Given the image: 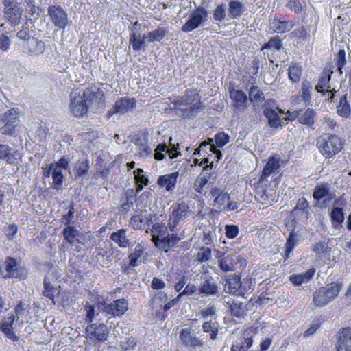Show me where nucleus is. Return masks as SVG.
Here are the masks:
<instances>
[{"mask_svg":"<svg viewBox=\"0 0 351 351\" xmlns=\"http://www.w3.org/2000/svg\"><path fill=\"white\" fill-rule=\"evenodd\" d=\"M172 104L176 114L184 119L195 117L202 107L199 95L195 90H186L185 95L175 99Z\"/></svg>","mask_w":351,"mask_h":351,"instance_id":"f257e3e1","label":"nucleus"},{"mask_svg":"<svg viewBox=\"0 0 351 351\" xmlns=\"http://www.w3.org/2000/svg\"><path fill=\"white\" fill-rule=\"evenodd\" d=\"M317 147L326 158L334 157L343 147V141L336 134L324 133L317 139Z\"/></svg>","mask_w":351,"mask_h":351,"instance_id":"f03ea898","label":"nucleus"},{"mask_svg":"<svg viewBox=\"0 0 351 351\" xmlns=\"http://www.w3.org/2000/svg\"><path fill=\"white\" fill-rule=\"evenodd\" d=\"M20 128L19 112L14 108L6 111L0 118V132L2 134L14 136Z\"/></svg>","mask_w":351,"mask_h":351,"instance_id":"7ed1b4c3","label":"nucleus"},{"mask_svg":"<svg viewBox=\"0 0 351 351\" xmlns=\"http://www.w3.org/2000/svg\"><path fill=\"white\" fill-rule=\"evenodd\" d=\"M340 289L341 285L338 283H331L319 288L313 295V303L320 307L326 305L339 295Z\"/></svg>","mask_w":351,"mask_h":351,"instance_id":"20e7f679","label":"nucleus"},{"mask_svg":"<svg viewBox=\"0 0 351 351\" xmlns=\"http://www.w3.org/2000/svg\"><path fill=\"white\" fill-rule=\"evenodd\" d=\"M208 12L206 8L199 5L190 14L187 21L182 25V30L188 33L197 29L208 20Z\"/></svg>","mask_w":351,"mask_h":351,"instance_id":"39448f33","label":"nucleus"},{"mask_svg":"<svg viewBox=\"0 0 351 351\" xmlns=\"http://www.w3.org/2000/svg\"><path fill=\"white\" fill-rule=\"evenodd\" d=\"M3 16L12 27L18 26L21 23L23 8L13 0L3 2Z\"/></svg>","mask_w":351,"mask_h":351,"instance_id":"423d86ee","label":"nucleus"},{"mask_svg":"<svg viewBox=\"0 0 351 351\" xmlns=\"http://www.w3.org/2000/svg\"><path fill=\"white\" fill-rule=\"evenodd\" d=\"M47 14L55 27L61 29H65L69 18L66 12L60 5H49Z\"/></svg>","mask_w":351,"mask_h":351,"instance_id":"0eeeda50","label":"nucleus"},{"mask_svg":"<svg viewBox=\"0 0 351 351\" xmlns=\"http://www.w3.org/2000/svg\"><path fill=\"white\" fill-rule=\"evenodd\" d=\"M69 108L75 117H82L88 112L89 107L77 90L70 93Z\"/></svg>","mask_w":351,"mask_h":351,"instance_id":"6e6552de","label":"nucleus"},{"mask_svg":"<svg viewBox=\"0 0 351 351\" xmlns=\"http://www.w3.org/2000/svg\"><path fill=\"white\" fill-rule=\"evenodd\" d=\"M189 207L184 202L173 204L171 207V214L169 219V228L171 232H173L181 219L186 217L188 214Z\"/></svg>","mask_w":351,"mask_h":351,"instance_id":"1a4fd4ad","label":"nucleus"},{"mask_svg":"<svg viewBox=\"0 0 351 351\" xmlns=\"http://www.w3.org/2000/svg\"><path fill=\"white\" fill-rule=\"evenodd\" d=\"M136 106V100L134 98L122 97L117 100L113 107L108 112V116L112 117L114 114H125L133 110Z\"/></svg>","mask_w":351,"mask_h":351,"instance_id":"9d476101","label":"nucleus"},{"mask_svg":"<svg viewBox=\"0 0 351 351\" xmlns=\"http://www.w3.org/2000/svg\"><path fill=\"white\" fill-rule=\"evenodd\" d=\"M0 274L4 278H17L21 276L22 270L19 267L16 261L11 257H8L5 262L0 266Z\"/></svg>","mask_w":351,"mask_h":351,"instance_id":"9b49d317","label":"nucleus"},{"mask_svg":"<svg viewBox=\"0 0 351 351\" xmlns=\"http://www.w3.org/2000/svg\"><path fill=\"white\" fill-rule=\"evenodd\" d=\"M146 211L141 210L137 214L133 215L130 219V225L135 230L149 229L152 223V215L145 214Z\"/></svg>","mask_w":351,"mask_h":351,"instance_id":"f8f14e48","label":"nucleus"},{"mask_svg":"<svg viewBox=\"0 0 351 351\" xmlns=\"http://www.w3.org/2000/svg\"><path fill=\"white\" fill-rule=\"evenodd\" d=\"M86 331L90 339H95L101 341H106L108 335L107 326L104 324L99 325L90 324L87 326Z\"/></svg>","mask_w":351,"mask_h":351,"instance_id":"ddd939ff","label":"nucleus"},{"mask_svg":"<svg viewBox=\"0 0 351 351\" xmlns=\"http://www.w3.org/2000/svg\"><path fill=\"white\" fill-rule=\"evenodd\" d=\"M128 303L125 299H119L114 302L106 304L104 311L113 317L123 315L128 310Z\"/></svg>","mask_w":351,"mask_h":351,"instance_id":"4468645a","label":"nucleus"},{"mask_svg":"<svg viewBox=\"0 0 351 351\" xmlns=\"http://www.w3.org/2000/svg\"><path fill=\"white\" fill-rule=\"evenodd\" d=\"M199 295H215L218 293V286L216 280L210 276H205L198 289Z\"/></svg>","mask_w":351,"mask_h":351,"instance_id":"2eb2a0df","label":"nucleus"},{"mask_svg":"<svg viewBox=\"0 0 351 351\" xmlns=\"http://www.w3.org/2000/svg\"><path fill=\"white\" fill-rule=\"evenodd\" d=\"M45 49L44 42L34 37L28 39L23 45L24 52L31 56H39L45 51Z\"/></svg>","mask_w":351,"mask_h":351,"instance_id":"dca6fc26","label":"nucleus"},{"mask_svg":"<svg viewBox=\"0 0 351 351\" xmlns=\"http://www.w3.org/2000/svg\"><path fill=\"white\" fill-rule=\"evenodd\" d=\"M337 351H351V328H344L339 332Z\"/></svg>","mask_w":351,"mask_h":351,"instance_id":"f3484780","label":"nucleus"},{"mask_svg":"<svg viewBox=\"0 0 351 351\" xmlns=\"http://www.w3.org/2000/svg\"><path fill=\"white\" fill-rule=\"evenodd\" d=\"M178 176V171L160 176L158 178L157 184L160 187L165 188L167 191H171L176 186Z\"/></svg>","mask_w":351,"mask_h":351,"instance_id":"a211bd4d","label":"nucleus"},{"mask_svg":"<svg viewBox=\"0 0 351 351\" xmlns=\"http://www.w3.org/2000/svg\"><path fill=\"white\" fill-rule=\"evenodd\" d=\"M279 168V158H276L274 156L270 157L263 169L260 182H263V181H267V177L273 173L278 172Z\"/></svg>","mask_w":351,"mask_h":351,"instance_id":"6ab92c4d","label":"nucleus"},{"mask_svg":"<svg viewBox=\"0 0 351 351\" xmlns=\"http://www.w3.org/2000/svg\"><path fill=\"white\" fill-rule=\"evenodd\" d=\"M182 238L176 234H169L167 233L165 237L156 241V247L167 252L170 248L173 247Z\"/></svg>","mask_w":351,"mask_h":351,"instance_id":"aec40b11","label":"nucleus"},{"mask_svg":"<svg viewBox=\"0 0 351 351\" xmlns=\"http://www.w3.org/2000/svg\"><path fill=\"white\" fill-rule=\"evenodd\" d=\"M89 168V160L84 158H80L73 166L75 178H80L83 180L87 176Z\"/></svg>","mask_w":351,"mask_h":351,"instance_id":"412c9836","label":"nucleus"},{"mask_svg":"<svg viewBox=\"0 0 351 351\" xmlns=\"http://www.w3.org/2000/svg\"><path fill=\"white\" fill-rule=\"evenodd\" d=\"M18 154L8 145L0 144V158L5 160L8 164L18 163Z\"/></svg>","mask_w":351,"mask_h":351,"instance_id":"4be33fe9","label":"nucleus"},{"mask_svg":"<svg viewBox=\"0 0 351 351\" xmlns=\"http://www.w3.org/2000/svg\"><path fill=\"white\" fill-rule=\"evenodd\" d=\"M313 197L317 201H319L323 198H327L328 200L332 199L333 196L330 192V184L327 182H322L319 185L316 186L314 189Z\"/></svg>","mask_w":351,"mask_h":351,"instance_id":"5701e85b","label":"nucleus"},{"mask_svg":"<svg viewBox=\"0 0 351 351\" xmlns=\"http://www.w3.org/2000/svg\"><path fill=\"white\" fill-rule=\"evenodd\" d=\"M144 246L141 243H138L135 247L134 251L130 254L128 257L130 266L136 267L145 262L144 260Z\"/></svg>","mask_w":351,"mask_h":351,"instance_id":"b1692460","label":"nucleus"},{"mask_svg":"<svg viewBox=\"0 0 351 351\" xmlns=\"http://www.w3.org/2000/svg\"><path fill=\"white\" fill-rule=\"evenodd\" d=\"M294 26L291 21H280L278 19H274L271 23L270 29L274 32L285 33L290 31Z\"/></svg>","mask_w":351,"mask_h":351,"instance_id":"393cba45","label":"nucleus"},{"mask_svg":"<svg viewBox=\"0 0 351 351\" xmlns=\"http://www.w3.org/2000/svg\"><path fill=\"white\" fill-rule=\"evenodd\" d=\"M110 239L113 241L121 248H125L130 246V241L126 236V230L119 229L110 234Z\"/></svg>","mask_w":351,"mask_h":351,"instance_id":"a878e982","label":"nucleus"},{"mask_svg":"<svg viewBox=\"0 0 351 351\" xmlns=\"http://www.w3.org/2000/svg\"><path fill=\"white\" fill-rule=\"evenodd\" d=\"M245 11V5L239 0H230L228 2V16L232 19H239Z\"/></svg>","mask_w":351,"mask_h":351,"instance_id":"bb28decb","label":"nucleus"},{"mask_svg":"<svg viewBox=\"0 0 351 351\" xmlns=\"http://www.w3.org/2000/svg\"><path fill=\"white\" fill-rule=\"evenodd\" d=\"M182 343L186 346L197 347L202 345L201 341L193 335L188 328H183L180 334Z\"/></svg>","mask_w":351,"mask_h":351,"instance_id":"cd10ccee","label":"nucleus"},{"mask_svg":"<svg viewBox=\"0 0 351 351\" xmlns=\"http://www.w3.org/2000/svg\"><path fill=\"white\" fill-rule=\"evenodd\" d=\"M315 272V269L311 268L302 274L291 276L289 280L294 285L299 286L303 283H307L313 276Z\"/></svg>","mask_w":351,"mask_h":351,"instance_id":"c85d7f7f","label":"nucleus"},{"mask_svg":"<svg viewBox=\"0 0 351 351\" xmlns=\"http://www.w3.org/2000/svg\"><path fill=\"white\" fill-rule=\"evenodd\" d=\"M224 303L226 304V306L230 308L231 313L234 316L239 317L243 315L244 308L241 302L235 301L230 297H225Z\"/></svg>","mask_w":351,"mask_h":351,"instance_id":"c756f323","label":"nucleus"},{"mask_svg":"<svg viewBox=\"0 0 351 351\" xmlns=\"http://www.w3.org/2000/svg\"><path fill=\"white\" fill-rule=\"evenodd\" d=\"M151 235L152 237V241L156 246V241L164 238L167 234V228L163 223H156L152 225L150 229Z\"/></svg>","mask_w":351,"mask_h":351,"instance_id":"7c9ffc66","label":"nucleus"},{"mask_svg":"<svg viewBox=\"0 0 351 351\" xmlns=\"http://www.w3.org/2000/svg\"><path fill=\"white\" fill-rule=\"evenodd\" d=\"M297 116L300 123L312 127L315 122L316 112L313 109L308 108L305 111L298 112Z\"/></svg>","mask_w":351,"mask_h":351,"instance_id":"2f4dec72","label":"nucleus"},{"mask_svg":"<svg viewBox=\"0 0 351 351\" xmlns=\"http://www.w3.org/2000/svg\"><path fill=\"white\" fill-rule=\"evenodd\" d=\"M241 287L240 278L237 276L230 275L226 279L224 290L226 292L235 294Z\"/></svg>","mask_w":351,"mask_h":351,"instance_id":"473e14b6","label":"nucleus"},{"mask_svg":"<svg viewBox=\"0 0 351 351\" xmlns=\"http://www.w3.org/2000/svg\"><path fill=\"white\" fill-rule=\"evenodd\" d=\"M79 234V230L75 227L71 226H67L62 231L64 238L71 245H74L75 242L77 243H80L77 239Z\"/></svg>","mask_w":351,"mask_h":351,"instance_id":"72a5a7b5","label":"nucleus"},{"mask_svg":"<svg viewBox=\"0 0 351 351\" xmlns=\"http://www.w3.org/2000/svg\"><path fill=\"white\" fill-rule=\"evenodd\" d=\"M259 199L263 204H272L276 202V193L271 188L265 189L258 193Z\"/></svg>","mask_w":351,"mask_h":351,"instance_id":"f704fd0d","label":"nucleus"},{"mask_svg":"<svg viewBox=\"0 0 351 351\" xmlns=\"http://www.w3.org/2000/svg\"><path fill=\"white\" fill-rule=\"evenodd\" d=\"M249 99L254 106L261 104L265 101L263 91L256 86H252L249 92Z\"/></svg>","mask_w":351,"mask_h":351,"instance_id":"c9c22d12","label":"nucleus"},{"mask_svg":"<svg viewBox=\"0 0 351 351\" xmlns=\"http://www.w3.org/2000/svg\"><path fill=\"white\" fill-rule=\"evenodd\" d=\"M237 258L233 256L228 255L221 258L219 262V266L223 272L231 271L234 269Z\"/></svg>","mask_w":351,"mask_h":351,"instance_id":"e433bc0d","label":"nucleus"},{"mask_svg":"<svg viewBox=\"0 0 351 351\" xmlns=\"http://www.w3.org/2000/svg\"><path fill=\"white\" fill-rule=\"evenodd\" d=\"M337 113L342 117H348L351 113V108L347 100V95H344L340 99L337 106Z\"/></svg>","mask_w":351,"mask_h":351,"instance_id":"4c0bfd02","label":"nucleus"},{"mask_svg":"<svg viewBox=\"0 0 351 351\" xmlns=\"http://www.w3.org/2000/svg\"><path fill=\"white\" fill-rule=\"evenodd\" d=\"M330 80V75L327 73H322L317 85L315 86V90L322 95L325 94L326 91H329L331 88L329 83Z\"/></svg>","mask_w":351,"mask_h":351,"instance_id":"58836bf2","label":"nucleus"},{"mask_svg":"<svg viewBox=\"0 0 351 351\" xmlns=\"http://www.w3.org/2000/svg\"><path fill=\"white\" fill-rule=\"evenodd\" d=\"M209 178V174H205L203 173H201L195 179L194 184H193V188L194 190L197 192L200 193L201 195H205L206 191L204 189V186L208 183V180Z\"/></svg>","mask_w":351,"mask_h":351,"instance_id":"ea45409f","label":"nucleus"},{"mask_svg":"<svg viewBox=\"0 0 351 351\" xmlns=\"http://www.w3.org/2000/svg\"><path fill=\"white\" fill-rule=\"evenodd\" d=\"M300 238L301 234L300 233L299 231L295 232L294 230H292L289 233L286 242L285 252H287V254H289L293 250L295 247L297 245L298 241L300 239Z\"/></svg>","mask_w":351,"mask_h":351,"instance_id":"a19ab883","label":"nucleus"},{"mask_svg":"<svg viewBox=\"0 0 351 351\" xmlns=\"http://www.w3.org/2000/svg\"><path fill=\"white\" fill-rule=\"evenodd\" d=\"M202 330L204 332L209 333L210 338L215 340L218 335L219 325L212 320L205 322L202 325Z\"/></svg>","mask_w":351,"mask_h":351,"instance_id":"79ce46f5","label":"nucleus"},{"mask_svg":"<svg viewBox=\"0 0 351 351\" xmlns=\"http://www.w3.org/2000/svg\"><path fill=\"white\" fill-rule=\"evenodd\" d=\"M226 5L221 3L216 6L213 10V18L216 23L223 22L226 18Z\"/></svg>","mask_w":351,"mask_h":351,"instance_id":"37998d69","label":"nucleus"},{"mask_svg":"<svg viewBox=\"0 0 351 351\" xmlns=\"http://www.w3.org/2000/svg\"><path fill=\"white\" fill-rule=\"evenodd\" d=\"M129 42L134 51H141L143 49V40L141 32H130Z\"/></svg>","mask_w":351,"mask_h":351,"instance_id":"c03bdc74","label":"nucleus"},{"mask_svg":"<svg viewBox=\"0 0 351 351\" xmlns=\"http://www.w3.org/2000/svg\"><path fill=\"white\" fill-rule=\"evenodd\" d=\"M230 96L236 102L237 107L244 106L247 100V97L243 91L234 88L230 90Z\"/></svg>","mask_w":351,"mask_h":351,"instance_id":"a18cd8bd","label":"nucleus"},{"mask_svg":"<svg viewBox=\"0 0 351 351\" xmlns=\"http://www.w3.org/2000/svg\"><path fill=\"white\" fill-rule=\"evenodd\" d=\"M264 115L267 118L270 127L276 128L280 125V117L275 110L266 108L264 110Z\"/></svg>","mask_w":351,"mask_h":351,"instance_id":"49530a36","label":"nucleus"},{"mask_svg":"<svg viewBox=\"0 0 351 351\" xmlns=\"http://www.w3.org/2000/svg\"><path fill=\"white\" fill-rule=\"evenodd\" d=\"M282 40L279 36H276L270 38L268 42L265 43L261 47V50L270 49L273 51H279L282 47Z\"/></svg>","mask_w":351,"mask_h":351,"instance_id":"de8ad7c7","label":"nucleus"},{"mask_svg":"<svg viewBox=\"0 0 351 351\" xmlns=\"http://www.w3.org/2000/svg\"><path fill=\"white\" fill-rule=\"evenodd\" d=\"M313 90L311 83L308 81H304L302 84V89L300 91V96L304 101L308 104L311 102V93Z\"/></svg>","mask_w":351,"mask_h":351,"instance_id":"09e8293b","label":"nucleus"},{"mask_svg":"<svg viewBox=\"0 0 351 351\" xmlns=\"http://www.w3.org/2000/svg\"><path fill=\"white\" fill-rule=\"evenodd\" d=\"M302 73L301 66L296 63H291L289 69L288 75L289 78L293 82H296L300 80Z\"/></svg>","mask_w":351,"mask_h":351,"instance_id":"8fccbe9b","label":"nucleus"},{"mask_svg":"<svg viewBox=\"0 0 351 351\" xmlns=\"http://www.w3.org/2000/svg\"><path fill=\"white\" fill-rule=\"evenodd\" d=\"M166 35V30L165 28L158 27L154 31L148 33L149 43L151 42H160Z\"/></svg>","mask_w":351,"mask_h":351,"instance_id":"3c124183","label":"nucleus"},{"mask_svg":"<svg viewBox=\"0 0 351 351\" xmlns=\"http://www.w3.org/2000/svg\"><path fill=\"white\" fill-rule=\"evenodd\" d=\"M97 92L92 88H86L81 95L83 100L90 107L97 98Z\"/></svg>","mask_w":351,"mask_h":351,"instance_id":"603ef678","label":"nucleus"},{"mask_svg":"<svg viewBox=\"0 0 351 351\" xmlns=\"http://www.w3.org/2000/svg\"><path fill=\"white\" fill-rule=\"evenodd\" d=\"M50 169H53L51 176L53 184L56 186H61L64 180V176L61 170L55 167L53 164L50 165Z\"/></svg>","mask_w":351,"mask_h":351,"instance_id":"864d4df0","label":"nucleus"},{"mask_svg":"<svg viewBox=\"0 0 351 351\" xmlns=\"http://www.w3.org/2000/svg\"><path fill=\"white\" fill-rule=\"evenodd\" d=\"M328 250V243L325 241H319L313 245V251L319 257L327 253Z\"/></svg>","mask_w":351,"mask_h":351,"instance_id":"5fc2aeb1","label":"nucleus"},{"mask_svg":"<svg viewBox=\"0 0 351 351\" xmlns=\"http://www.w3.org/2000/svg\"><path fill=\"white\" fill-rule=\"evenodd\" d=\"M335 62L337 69L341 73V70L346 63V52L344 49H341L339 50L336 57L335 58Z\"/></svg>","mask_w":351,"mask_h":351,"instance_id":"6e6d98bb","label":"nucleus"},{"mask_svg":"<svg viewBox=\"0 0 351 351\" xmlns=\"http://www.w3.org/2000/svg\"><path fill=\"white\" fill-rule=\"evenodd\" d=\"M211 250L208 247H202L196 255V260L199 263L208 261L211 258Z\"/></svg>","mask_w":351,"mask_h":351,"instance_id":"4d7b16f0","label":"nucleus"},{"mask_svg":"<svg viewBox=\"0 0 351 351\" xmlns=\"http://www.w3.org/2000/svg\"><path fill=\"white\" fill-rule=\"evenodd\" d=\"M44 288H45V290L43 291V295L51 300L53 301V303L55 304L54 302V291H55V288L51 285L50 282L48 280V278L47 277L45 278V280H44Z\"/></svg>","mask_w":351,"mask_h":351,"instance_id":"13d9d810","label":"nucleus"},{"mask_svg":"<svg viewBox=\"0 0 351 351\" xmlns=\"http://www.w3.org/2000/svg\"><path fill=\"white\" fill-rule=\"evenodd\" d=\"M252 328H248L246 330L243 334V340L239 343H241V346H243V350H247L251 348L253 343V339L252 335H249L250 333L252 332Z\"/></svg>","mask_w":351,"mask_h":351,"instance_id":"bf43d9fd","label":"nucleus"},{"mask_svg":"<svg viewBox=\"0 0 351 351\" xmlns=\"http://www.w3.org/2000/svg\"><path fill=\"white\" fill-rule=\"evenodd\" d=\"M0 329L8 339L14 341H16L19 340V337L15 335V333L13 331L12 326H10L8 324H5L3 323L2 324H0Z\"/></svg>","mask_w":351,"mask_h":351,"instance_id":"052dcab7","label":"nucleus"},{"mask_svg":"<svg viewBox=\"0 0 351 351\" xmlns=\"http://www.w3.org/2000/svg\"><path fill=\"white\" fill-rule=\"evenodd\" d=\"M331 218L333 221L341 224L344 221V214L342 208L335 207L332 210Z\"/></svg>","mask_w":351,"mask_h":351,"instance_id":"680f3d73","label":"nucleus"},{"mask_svg":"<svg viewBox=\"0 0 351 351\" xmlns=\"http://www.w3.org/2000/svg\"><path fill=\"white\" fill-rule=\"evenodd\" d=\"M136 183L143 184L147 185L149 180L147 176L144 175V171L143 169L138 168L133 172Z\"/></svg>","mask_w":351,"mask_h":351,"instance_id":"e2e57ef3","label":"nucleus"},{"mask_svg":"<svg viewBox=\"0 0 351 351\" xmlns=\"http://www.w3.org/2000/svg\"><path fill=\"white\" fill-rule=\"evenodd\" d=\"M10 46V38L4 34H0V51L2 53L8 51Z\"/></svg>","mask_w":351,"mask_h":351,"instance_id":"0e129e2a","label":"nucleus"},{"mask_svg":"<svg viewBox=\"0 0 351 351\" xmlns=\"http://www.w3.org/2000/svg\"><path fill=\"white\" fill-rule=\"evenodd\" d=\"M84 309L86 312V321L89 323L93 322L95 315H99L98 312L96 313L95 306L90 304L88 302L86 303Z\"/></svg>","mask_w":351,"mask_h":351,"instance_id":"69168bd1","label":"nucleus"},{"mask_svg":"<svg viewBox=\"0 0 351 351\" xmlns=\"http://www.w3.org/2000/svg\"><path fill=\"white\" fill-rule=\"evenodd\" d=\"M167 300V295L165 292L159 291L155 294V295L152 298V302L153 308L156 305L162 306V303L166 302Z\"/></svg>","mask_w":351,"mask_h":351,"instance_id":"338daca9","label":"nucleus"},{"mask_svg":"<svg viewBox=\"0 0 351 351\" xmlns=\"http://www.w3.org/2000/svg\"><path fill=\"white\" fill-rule=\"evenodd\" d=\"M239 232V229L237 226L230 224L225 226V234L228 239L235 238Z\"/></svg>","mask_w":351,"mask_h":351,"instance_id":"774afa93","label":"nucleus"}]
</instances>
